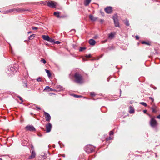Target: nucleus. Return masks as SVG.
Instances as JSON below:
<instances>
[{"instance_id":"4468645a","label":"nucleus","mask_w":160,"mask_h":160,"mask_svg":"<svg viewBox=\"0 0 160 160\" xmlns=\"http://www.w3.org/2000/svg\"><path fill=\"white\" fill-rule=\"evenodd\" d=\"M89 17L90 19L93 21H96L97 19V18L94 17L92 15H90Z\"/></svg>"},{"instance_id":"79ce46f5","label":"nucleus","mask_w":160,"mask_h":160,"mask_svg":"<svg viewBox=\"0 0 160 160\" xmlns=\"http://www.w3.org/2000/svg\"><path fill=\"white\" fill-rule=\"evenodd\" d=\"M31 148H32V150H34V147L32 145V146H31Z\"/></svg>"},{"instance_id":"72a5a7b5","label":"nucleus","mask_w":160,"mask_h":160,"mask_svg":"<svg viewBox=\"0 0 160 160\" xmlns=\"http://www.w3.org/2000/svg\"><path fill=\"white\" fill-rule=\"evenodd\" d=\"M24 84V85H23V86L24 87H25L26 88L27 87V83L26 82H24V83H23Z\"/></svg>"},{"instance_id":"dca6fc26","label":"nucleus","mask_w":160,"mask_h":160,"mask_svg":"<svg viewBox=\"0 0 160 160\" xmlns=\"http://www.w3.org/2000/svg\"><path fill=\"white\" fill-rule=\"evenodd\" d=\"M157 107L155 106H152L151 108V109L152 110V112L154 113H156L157 112V111L156 110V108Z\"/></svg>"},{"instance_id":"a211bd4d","label":"nucleus","mask_w":160,"mask_h":160,"mask_svg":"<svg viewBox=\"0 0 160 160\" xmlns=\"http://www.w3.org/2000/svg\"><path fill=\"white\" fill-rule=\"evenodd\" d=\"M115 34L112 33H110L108 35V38L110 39H112L114 37Z\"/></svg>"},{"instance_id":"0eeeda50","label":"nucleus","mask_w":160,"mask_h":160,"mask_svg":"<svg viewBox=\"0 0 160 160\" xmlns=\"http://www.w3.org/2000/svg\"><path fill=\"white\" fill-rule=\"evenodd\" d=\"M44 115L45 116L46 120L48 121L49 122L51 119V116L47 112L44 111Z\"/></svg>"},{"instance_id":"c756f323","label":"nucleus","mask_w":160,"mask_h":160,"mask_svg":"<svg viewBox=\"0 0 160 160\" xmlns=\"http://www.w3.org/2000/svg\"><path fill=\"white\" fill-rule=\"evenodd\" d=\"M41 62H42L43 63H44V64H45L46 63V61L44 59H42L41 61H40Z\"/></svg>"},{"instance_id":"4c0bfd02","label":"nucleus","mask_w":160,"mask_h":160,"mask_svg":"<svg viewBox=\"0 0 160 160\" xmlns=\"http://www.w3.org/2000/svg\"><path fill=\"white\" fill-rule=\"evenodd\" d=\"M113 134V132L112 131H111L109 133V135H112Z\"/></svg>"},{"instance_id":"ddd939ff","label":"nucleus","mask_w":160,"mask_h":160,"mask_svg":"<svg viewBox=\"0 0 160 160\" xmlns=\"http://www.w3.org/2000/svg\"><path fill=\"white\" fill-rule=\"evenodd\" d=\"M60 12H55L53 13L54 15L56 16L58 18H61L63 17L62 16H60Z\"/></svg>"},{"instance_id":"c9c22d12","label":"nucleus","mask_w":160,"mask_h":160,"mask_svg":"<svg viewBox=\"0 0 160 160\" xmlns=\"http://www.w3.org/2000/svg\"><path fill=\"white\" fill-rule=\"evenodd\" d=\"M50 88L49 86H47L46 87L45 89H44V90H45L49 89L50 90Z\"/></svg>"},{"instance_id":"a878e982","label":"nucleus","mask_w":160,"mask_h":160,"mask_svg":"<svg viewBox=\"0 0 160 160\" xmlns=\"http://www.w3.org/2000/svg\"><path fill=\"white\" fill-rule=\"evenodd\" d=\"M37 80L38 82H41L42 81V78L41 77H38L37 79Z\"/></svg>"},{"instance_id":"58836bf2","label":"nucleus","mask_w":160,"mask_h":160,"mask_svg":"<svg viewBox=\"0 0 160 160\" xmlns=\"http://www.w3.org/2000/svg\"><path fill=\"white\" fill-rule=\"evenodd\" d=\"M49 91H56V90L55 89H52V88H50Z\"/></svg>"},{"instance_id":"6e6552de","label":"nucleus","mask_w":160,"mask_h":160,"mask_svg":"<svg viewBox=\"0 0 160 160\" xmlns=\"http://www.w3.org/2000/svg\"><path fill=\"white\" fill-rule=\"evenodd\" d=\"M105 11L107 13H111L112 11V8L110 7H107L105 8Z\"/></svg>"},{"instance_id":"a18cd8bd","label":"nucleus","mask_w":160,"mask_h":160,"mask_svg":"<svg viewBox=\"0 0 160 160\" xmlns=\"http://www.w3.org/2000/svg\"><path fill=\"white\" fill-rule=\"evenodd\" d=\"M101 12V14H102V15H103V14H104V13H103V12L101 11V12Z\"/></svg>"},{"instance_id":"b1692460","label":"nucleus","mask_w":160,"mask_h":160,"mask_svg":"<svg viewBox=\"0 0 160 160\" xmlns=\"http://www.w3.org/2000/svg\"><path fill=\"white\" fill-rule=\"evenodd\" d=\"M48 41L51 42V43H54V42H55V41L52 38H50V39H49V40H48Z\"/></svg>"},{"instance_id":"2f4dec72","label":"nucleus","mask_w":160,"mask_h":160,"mask_svg":"<svg viewBox=\"0 0 160 160\" xmlns=\"http://www.w3.org/2000/svg\"><path fill=\"white\" fill-rule=\"evenodd\" d=\"M90 95L92 96H95V94L94 92H91L90 93Z\"/></svg>"},{"instance_id":"5701e85b","label":"nucleus","mask_w":160,"mask_h":160,"mask_svg":"<svg viewBox=\"0 0 160 160\" xmlns=\"http://www.w3.org/2000/svg\"><path fill=\"white\" fill-rule=\"evenodd\" d=\"M124 23L127 26H129V21L127 20H125L124 21Z\"/></svg>"},{"instance_id":"8fccbe9b","label":"nucleus","mask_w":160,"mask_h":160,"mask_svg":"<svg viewBox=\"0 0 160 160\" xmlns=\"http://www.w3.org/2000/svg\"><path fill=\"white\" fill-rule=\"evenodd\" d=\"M149 99H151V100L152 98H151V97H149Z\"/></svg>"},{"instance_id":"1a4fd4ad","label":"nucleus","mask_w":160,"mask_h":160,"mask_svg":"<svg viewBox=\"0 0 160 160\" xmlns=\"http://www.w3.org/2000/svg\"><path fill=\"white\" fill-rule=\"evenodd\" d=\"M14 12H23L26 11L27 10L22 8H14Z\"/></svg>"},{"instance_id":"c85d7f7f","label":"nucleus","mask_w":160,"mask_h":160,"mask_svg":"<svg viewBox=\"0 0 160 160\" xmlns=\"http://www.w3.org/2000/svg\"><path fill=\"white\" fill-rule=\"evenodd\" d=\"M140 103L141 104H142L145 107H147V104L144 102H140Z\"/></svg>"},{"instance_id":"7ed1b4c3","label":"nucleus","mask_w":160,"mask_h":160,"mask_svg":"<svg viewBox=\"0 0 160 160\" xmlns=\"http://www.w3.org/2000/svg\"><path fill=\"white\" fill-rule=\"evenodd\" d=\"M113 19L114 22L115 26L116 27H119V25L117 15H114L113 16Z\"/></svg>"},{"instance_id":"4d7b16f0","label":"nucleus","mask_w":160,"mask_h":160,"mask_svg":"<svg viewBox=\"0 0 160 160\" xmlns=\"http://www.w3.org/2000/svg\"><path fill=\"white\" fill-rule=\"evenodd\" d=\"M42 128V129H44V128Z\"/></svg>"},{"instance_id":"c03bdc74","label":"nucleus","mask_w":160,"mask_h":160,"mask_svg":"<svg viewBox=\"0 0 160 160\" xmlns=\"http://www.w3.org/2000/svg\"><path fill=\"white\" fill-rule=\"evenodd\" d=\"M147 112V110H143V112L144 113H146Z\"/></svg>"},{"instance_id":"bb28decb","label":"nucleus","mask_w":160,"mask_h":160,"mask_svg":"<svg viewBox=\"0 0 160 160\" xmlns=\"http://www.w3.org/2000/svg\"><path fill=\"white\" fill-rule=\"evenodd\" d=\"M86 49V48L84 47H81L80 48V49H79V51L80 52H82L84 50H85Z\"/></svg>"},{"instance_id":"a19ab883","label":"nucleus","mask_w":160,"mask_h":160,"mask_svg":"<svg viewBox=\"0 0 160 160\" xmlns=\"http://www.w3.org/2000/svg\"><path fill=\"white\" fill-rule=\"evenodd\" d=\"M157 118H158V119H160V114L157 117Z\"/></svg>"},{"instance_id":"e433bc0d","label":"nucleus","mask_w":160,"mask_h":160,"mask_svg":"<svg viewBox=\"0 0 160 160\" xmlns=\"http://www.w3.org/2000/svg\"><path fill=\"white\" fill-rule=\"evenodd\" d=\"M60 43V42L58 41H57L56 42H55L54 43L56 44H58Z\"/></svg>"},{"instance_id":"412c9836","label":"nucleus","mask_w":160,"mask_h":160,"mask_svg":"<svg viewBox=\"0 0 160 160\" xmlns=\"http://www.w3.org/2000/svg\"><path fill=\"white\" fill-rule=\"evenodd\" d=\"M35 34H33L31 35H30L29 37H28V40H32L33 39V37H35Z\"/></svg>"},{"instance_id":"603ef678","label":"nucleus","mask_w":160,"mask_h":160,"mask_svg":"<svg viewBox=\"0 0 160 160\" xmlns=\"http://www.w3.org/2000/svg\"><path fill=\"white\" fill-rule=\"evenodd\" d=\"M102 21H103L102 20H101V22H102Z\"/></svg>"},{"instance_id":"9b49d317","label":"nucleus","mask_w":160,"mask_h":160,"mask_svg":"<svg viewBox=\"0 0 160 160\" xmlns=\"http://www.w3.org/2000/svg\"><path fill=\"white\" fill-rule=\"evenodd\" d=\"M36 155V153L34 150H32V154L29 157V158L31 159L34 158Z\"/></svg>"},{"instance_id":"39448f33","label":"nucleus","mask_w":160,"mask_h":160,"mask_svg":"<svg viewBox=\"0 0 160 160\" xmlns=\"http://www.w3.org/2000/svg\"><path fill=\"white\" fill-rule=\"evenodd\" d=\"M47 5L48 6L52 8H55L56 6L55 2L51 1H49L47 3Z\"/></svg>"},{"instance_id":"2eb2a0df","label":"nucleus","mask_w":160,"mask_h":160,"mask_svg":"<svg viewBox=\"0 0 160 160\" xmlns=\"http://www.w3.org/2000/svg\"><path fill=\"white\" fill-rule=\"evenodd\" d=\"M91 0H85L84 2V4L86 6H88L90 3Z\"/></svg>"},{"instance_id":"4be33fe9","label":"nucleus","mask_w":160,"mask_h":160,"mask_svg":"<svg viewBox=\"0 0 160 160\" xmlns=\"http://www.w3.org/2000/svg\"><path fill=\"white\" fill-rule=\"evenodd\" d=\"M143 44H145L149 46H150L151 45V42H146L145 41H143L142 43Z\"/></svg>"},{"instance_id":"423d86ee","label":"nucleus","mask_w":160,"mask_h":160,"mask_svg":"<svg viewBox=\"0 0 160 160\" xmlns=\"http://www.w3.org/2000/svg\"><path fill=\"white\" fill-rule=\"evenodd\" d=\"M52 127V124L49 123L46 125V132H50Z\"/></svg>"},{"instance_id":"6ab92c4d","label":"nucleus","mask_w":160,"mask_h":160,"mask_svg":"<svg viewBox=\"0 0 160 160\" xmlns=\"http://www.w3.org/2000/svg\"><path fill=\"white\" fill-rule=\"evenodd\" d=\"M129 108L130 109L129 112L130 113H133L134 112V109L133 108L130 106L129 107Z\"/></svg>"},{"instance_id":"f3484780","label":"nucleus","mask_w":160,"mask_h":160,"mask_svg":"<svg viewBox=\"0 0 160 160\" xmlns=\"http://www.w3.org/2000/svg\"><path fill=\"white\" fill-rule=\"evenodd\" d=\"M13 12H14V8L10 9L8 10H7L5 11V13L8 14L9 13H12Z\"/></svg>"},{"instance_id":"473e14b6","label":"nucleus","mask_w":160,"mask_h":160,"mask_svg":"<svg viewBox=\"0 0 160 160\" xmlns=\"http://www.w3.org/2000/svg\"><path fill=\"white\" fill-rule=\"evenodd\" d=\"M32 30H37L38 28L36 27H33L32 28Z\"/></svg>"},{"instance_id":"f8f14e48","label":"nucleus","mask_w":160,"mask_h":160,"mask_svg":"<svg viewBox=\"0 0 160 160\" xmlns=\"http://www.w3.org/2000/svg\"><path fill=\"white\" fill-rule=\"evenodd\" d=\"M89 43L90 45L93 46L96 43L95 41L92 39H91L89 41Z\"/></svg>"},{"instance_id":"49530a36","label":"nucleus","mask_w":160,"mask_h":160,"mask_svg":"<svg viewBox=\"0 0 160 160\" xmlns=\"http://www.w3.org/2000/svg\"><path fill=\"white\" fill-rule=\"evenodd\" d=\"M32 33V31H29V32H28V34H29V33Z\"/></svg>"},{"instance_id":"f03ea898","label":"nucleus","mask_w":160,"mask_h":160,"mask_svg":"<svg viewBox=\"0 0 160 160\" xmlns=\"http://www.w3.org/2000/svg\"><path fill=\"white\" fill-rule=\"evenodd\" d=\"M154 117L151 118L150 122V125L151 127L154 128L158 125V123L156 120L154 119Z\"/></svg>"},{"instance_id":"393cba45","label":"nucleus","mask_w":160,"mask_h":160,"mask_svg":"<svg viewBox=\"0 0 160 160\" xmlns=\"http://www.w3.org/2000/svg\"><path fill=\"white\" fill-rule=\"evenodd\" d=\"M56 88L59 90H60L62 89V87L61 86H56Z\"/></svg>"},{"instance_id":"ea45409f","label":"nucleus","mask_w":160,"mask_h":160,"mask_svg":"<svg viewBox=\"0 0 160 160\" xmlns=\"http://www.w3.org/2000/svg\"><path fill=\"white\" fill-rule=\"evenodd\" d=\"M135 38L137 40H138L139 39V37L138 36H136Z\"/></svg>"},{"instance_id":"f704fd0d","label":"nucleus","mask_w":160,"mask_h":160,"mask_svg":"<svg viewBox=\"0 0 160 160\" xmlns=\"http://www.w3.org/2000/svg\"><path fill=\"white\" fill-rule=\"evenodd\" d=\"M91 55L90 54H89V55H85V57H86V58H91Z\"/></svg>"},{"instance_id":"de8ad7c7","label":"nucleus","mask_w":160,"mask_h":160,"mask_svg":"<svg viewBox=\"0 0 160 160\" xmlns=\"http://www.w3.org/2000/svg\"><path fill=\"white\" fill-rule=\"evenodd\" d=\"M151 100L152 101V102H153V101H154V99L153 98Z\"/></svg>"},{"instance_id":"37998d69","label":"nucleus","mask_w":160,"mask_h":160,"mask_svg":"<svg viewBox=\"0 0 160 160\" xmlns=\"http://www.w3.org/2000/svg\"><path fill=\"white\" fill-rule=\"evenodd\" d=\"M36 108H37V109H39V110L41 109V108L39 107H36Z\"/></svg>"},{"instance_id":"3c124183","label":"nucleus","mask_w":160,"mask_h":160,"mask_svg":"<svg viewBox=\"0 0 160 160\" xmlns=\"http://www.w3.org/2000/svg\"><path fill=\"white\" fill-rule=\"evenodd\" d=\"M0 160H3L2 158H0Z\"/></svg>"},{"instance_id":"aec40b11","label":"nucleus","mask_w":160,"mask_h":160,"mask_svg":"<svg viewBox=\"0 0 160 160\" xmlns=\"http://www.w3.org/2000/svg\"><path fill=\"white\" fill-rule=\"evenodd\" d=\"M45 71H46V73L48 74V77H50L51 76V74L50 73V72L49 70H47V69H46Z\"/></svg>"},{"instance_id":"f257e3e1","label":"nucleus","mask_w":160,"mask_h":160,"mask_svg":"<svg viewBox=\"0 0 160 160\" xmlns=\"http://www.w3.org/2000/svg\"><path fill=\"white\" fill-rule=\"evenodd\" d=\"M75 78L74 81L75 82L79 83L82 84L83 83V78L82 75L78 73H75L74 75Z\"/></svg>"},{"instance_id":"6e6d98bb","label":"nucleus","mask_w":160,"mask_h":160,"mask_svg":"<svg viewBox=\"0 0 160 160\" xmlns=\"http://www.w3.org/2000/svg\"><path fill=\"white\" fill-rule=\"evenodd\" d=\"M107 141H108V139L107 138Z\"/></svg>"},{"instance_id":"7c9ffc66","label":"nucleus","mask_w":160,"mask_h":160,"mask_svg":"<svg viewBox=\"0 0 160 160\" xmlns=\"http://www.w3.org/2000/svg\"><path fill=\"white\" fill-rule=\"evenodd\" d=\"M18 98H19L20 100L22 102L20 103H21V104L22 103V102H23L22 98L19 96H18Z\"/></svg>"},{"instance_id":"20e7f679","label":"nucleus","mask_w":160,"mask_h":160,"mask_svg":"<svg viewBox=\"0 0 160 160\" xmlns=\"http://www.w3.org/2000/svg\"><path fill=\"white\" fill-rule=\"evenodd\" d=\"M25 128L27 131H36L35 128L32 125H27L25 127Z\"/></svg>"},{"instance_id":"cd10ccee","label":"nucleus","mask_w":160,"mask_h":160,"mask_svg":"<svg viewBox=\"0 0 160 160\" xmlns=\"http://www.w3.org/2000/svg\"><path fill=\"white\" fill-rule=\"evenodd\" d=\"M73 96L74 97L76 98H80V97H82V96L81 95H78L76 94H73Z\"/></svg>"},{"instance_id":"09e8293b","label":"nucleus","mask_w":160,"mask_h":160,"mask_svg":"<svg viewBox=\"0 0 160 160\" xmlns=\"http://www.w3.org/2000/svg\"><path fill=\"white\" fill-rule=\"evenodd\" d=\"M30 114L31 115H33V113L32 112H31Z\"/></svg>"},{"instance_id":"9d476101","label":"nucleus","mask_w":160,"mask_h":160,"mask_svg":"<svg viewBox=\"0 0 160 160\" xmlns=\"http://www.w3.org/2000/svg\"><path fill=\"white\" fill-rule=\"evenodd\" d=\"M42 38L45 40L48 41L50 39L48 35H43L42 36Z\"/></svg>"},{"instance_id":"864d4df0","label":"nucleus","mask_w":160,"mask_h":160,"mask_svg":"<svg viewBox=\"0 0 160 160\" xmlns=\"http://www.w3.org/2000/svg\"><path fill=\"white\" fill-rule=\"evenodd\" d=\"M109 139H111V137H109Z\"/></svg>"},{"instance_id":"5fc2aeb1","label":"nucleus","mask_w":160,"mask_h":160,"mask_svg":"<svg viewBox=\"0 0 160 160\" xmlns=\"http://www.w3.org/2000/svg\"><path fill=\"white\" fill-rule=\"evenodd\" d=\"M107 40H106V41H105V42H106L107 41Z\"/></svg>"}]
</instances>
